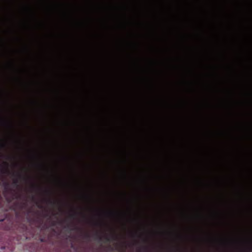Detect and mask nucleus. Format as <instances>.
Here are the masks:
<instances>
[{
  "label": "nucleus",
  "instance_id": "nucleus-1",
  "mask_svg": "<svg viewBox=\"0 0 252 252\" xmlns=\"http://www.w3.org/2000/svg\"><path fill=\"white\" fill-rule=\"evenodd\" d=\"M107 213L109 216H114L117 214V213H116V212H112V211L108 212Z\"/></svg>",
  "mask_w": 252,
  "mask_h": 252
},
{
  "label": "nucleus",
  "instance_id": "nucleus-2",
  "mask_svg": "<svg viewBox=\"0 0 252 252\" xmlns=\"http://www.w3.org/2000/svg\"><path fill=\"white\" fill-rule=\"evenodd\" d=\"M0 145L1 147H4L5 146V144L2 140L0 141Z\"/></svg>",
  "mask_w": 252,
  "mask_h": 252
},
{
  "label": "nucleus",
  "instance_id": "nucleus-3",
  "mask_svg": "<svg viewBox=\"0 0 252 252\" xmlns=\"http://www.w3.org/2000/svg\"><path fill=\"white\" fill-rule=\"evenodd\" d=\"M83 197L86 199H88L90 198V197L88 195H85Z\"/></svg>",
  "mask_w": 252,
  "mask_h": 252
}]
</instances>
